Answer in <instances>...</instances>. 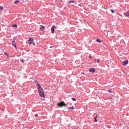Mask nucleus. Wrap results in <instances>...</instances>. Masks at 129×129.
I'll use <instances>...</instances> for the list:
<instances>
[{
	"label": "nucleus",
	"mask_w": 129,
	"mask_h": 129,
	"mask_svg": "<svg viewBox=\"0 0 129 129\" xmlns=\"http://www.w3.org/2000/svg\"><path fill=\"white\" fill-rule=\"evenodd\" d=\"M109 92H110V93H111V90H109Z\"/></svg>",
	"instance_id": "nucleus-25"
},
{
	"label": "nucleus",
	"mask_w": 129,
	"mask_h": 129,
	"mask_svg": "<svg viewBox=\"0 0 129 129\" xmlns=\"http://www.w3.org/2000/svg\"><path fill=\"white\" fill-rule=\"evenodd\" d=\"M33 40V38H30L28 40V41L29 42V41H30L32 42Z\"/></svg>",
	"instance_id": "nucleus-9"
},
{
	"label": "nucleus",
	"mask_w": 129,
	"mask_h": 129,
	"mask_svg": "<svg viewBox=\"0 0 129 129\" xmlns=\"http://www.w3.org/2000/svg\"><path fill=\"white\" fill-rule=\"evenodd\" d=\"M97 116H96L94 119V121L96 122H97L98 121V120L96 119V118H97Z\"/></svg>",
	"instance_id": "nucleus-15"
},
{
	"label": "nucleus",
	"mask_w": 129,
	"mask_h": 129,
	"mask_svg": "<svg viewBox=\"0 0 129 129\" xmlns=\"http://www.w3.org/2000/svg\"><path fill=\"white\" fill-rule=\"evenodd\" d=\"M95 71V69L94 68H90L89 70V71L90 72H94Z\"/></svg>",
	"instance_id": "nucleus-5"
},
{
	"label": "nucleus",
	"mask_w": 129,
	"mask_h": 129,
	"mask_svg": "<svg viewBox=\"0 0 129 129\" xmlns=\"http://www.w3.org/2000/svg\"><path fill=\"white\" fill-rule=\"evenodd\" d=\"M28 43L30 45H31L32 43V42L29 41L28 42Z\"/></svg>",
	"instance_id": "nucleus-19"
},
{
	"label": "nucleus",
	"mask_w": 129,
	"mask_h": 129,
	"mask_svg": "<svg viewBox=\"0 0 129 129\" xmlns=\"http://www.w3.org/2000/svg\"><path fill=\"white\" fill-rule=\"evenodd\" d=\"M56 27L55 26L53 25L51 28V30L52 31V34H54V28Z\"/></svg>",
	"instance_id": "nucleus-3"
},
{
	"label": "nucleus",
	"mask_w": 129,
	"mask_h": 129,
	"mask_svg": "<svg viewBox=\"0 0 129 129\" xmlns=\"http://www.w3.org/2000/svg\"><path fill=\"white\" fill-rule=\"evenodd\" d=\"M40 29L42 30H43L45 28V27L42 25H41L40 28Z\"/></svg>",
	"instance_id": "nucleus-7"
},
{
	"label": "nucleus",
	"mask_w": 129,
	"mask_h": 129,
	"mask_svg": "<svg viewBox=\"0 0 129 129\" xmlns=\"http://www.w3.org/2000/svg\"><path fill=\"white\" fill-rule=\"evenodd\" d=\"M92 57L91 56H89V58H90L91 59L92 58Z\"/></svg>",
	"instance_id": "nucleus-24"
},
{
	"label": "nucleus",
	"mask_w": 129,
	"mask_h": 129,
	"mask_svg": "<svg viewBox=\"0 0 129 129\" xmlns=\"http://www.w3.org/2000/svg\"><path fill=\"white\" fill-rule=\"evenodd\" d=\"M124 14L126 16L129 17V13L128 12L124 13Z\"/></svg>",
	"instance_id": "nucleus-6"
},
{
	"label": "nucleus",
	"mask_w": 129,
	"mask_h": 129,
	"mask_svg": "<svg viewBox=\"0 0 129 129\" xmlns=\"http://www.w3.org/2000/svg\"><path fill=\"white\" fill-rule=\"evenodd\" d=\"M58 105L61 107H62L63 106H66V104L64 103L63 102H61L60 103H58Z\"/></svg>",
	"instance_id": "nucleus-2"
},
{
	"label": "nucleus",
	"mask_w": 129,
	"mask_h": 129,
	"mask_svg": "<svg viewBox=\"0 0 129 129\" xmlns=\"http://www.w3.org/2000/svg\"><path fill=\"white\" fill-rule=\"evenodd\" d=\"M33 44L34 46H35L36 45V44L34 43H33Z\"/></svg>",
	"instance_id": "nucleus-26"
},
{
	"label": "nucleus",
	"mask_w": 129,
	"mask_h": 129,
	"mask_svg": "<svg viewBox=\"0 0 129 129\" xmlns=\"http://www.w3.org/2000/svg\"><path fill=\"white\" fill-rule=\"evenodd\" d=\"M72 100L74 101H75L76 100V99L75 98H72Z\"/></svg>",
	"instance_id": "nucleus-17"
},
{
	"label": "nucleus",
	"mask_w": 129,
	"mask_h": 129,
	"mask_svg": "<svg viewBox=\"0 0 129 129\" xmlns=\"http://www.w3.org/2000/svg\"><path fill=\"white\" fill-rule=\"evenodd\" d=\"M20 61L22 62V63H23L25 61V60L22 59H21Z\"/></svg>",
	"instance_id": "nucleus-16"
},
{
	"label": "nucleus",
	"mask_w": 129,
	"mask_h": 129,
	"mask_svg": "<svg viewBox=\"0 0 129 129\" xmlns=\"http://www.w3.org/2000/svg\"><path fill=\"white\" fill-rule=\"evenodd\" d=\"M68 108L69 110H70V109H74V107H69Z\"/></svg>",
	"instance_id": "nucleus-10"
},
{
	"label": "nucleus",
	"mask_w": 129,
	"mask_h": 129,
	"mask_svg": "<svg viewBox=\"0 0 129 129\" xmlns=\"http://www.w3.org/2000/svg\"><path fill=\"white\" fill-rule=\"evenodd\" d=\"M12 45L14 47L16 48L17 49L16 45V44L15 42H13L12 44Z\"/></svg>",
	"instance_id": "nucleus-8"
},
{
	"label": "nucleus",
	"mask_w": 129,
	"mask_h": 129,
	"mask_svg": "<svg viewBox=\"0 0 129 129\" xmlns=\"http://www.w3.org/2000/svg\"><path fill=\"white\" fill-rule=\"evenodd\" d=\"M12 27H17V25L16 24H15L13 25H12Z\"/></svg>",
	"instance_id": "nucleus-11"
},
{
	"label": "nucleus",
	"mask_w": 129,
	"mask_h": 129,
	"mask_svg": "<svg viewBox=\"0 0 129 129\" xmlns=\"http://www.w3.org/2000/svg\"><path fill=\"white\" fill-rule=\"evenodd\" d=\"M128 60L124 61H123V64L124 66H126L128 63Z\"/></svg>",
	"instance_id": "nucleus-4"
},
{
	"label": "nucleus",
	"mask_w": 129,
	"mask_h": 129,
	"mask_svg": "<svg viewBox=\"0 0 129 129\" xmlns=\"http://www.w3.org/2000/svg\"><path fill=\"white\" fill-rule=\"evenodd\" d=\"M5 54H6L7 56H8V54H7V53L6 52H5L4 53Z\"/></svg>",
	"instance_id": "nucleus-22"
},
{
	"label": "nucleus",
	"mask_w": 129,
	"mask_h": 129,
	"mask_svg": "<svg viewBox=\"0 0 129 129\" xmlns=\"http://www.w3.org/2000/svg\"><path fill=\"white\" fill-rule=\"evenodd\" d=\"M19 2V1L17 0L15 2V4H17Z\"/></svg>",
	"instance_id": "nucleus-14"
},
{
	"label": "nucleus",
	"mask_w": 129,
	"mask_h": 129,
	"mask_svg": "<svg viewBox=\"0 0 129 129\" xmlns=\"http://www.w3.org/2000/svg\"><path fill=\"white\" fill-rule=\"evenodd\" d=\"M96 41L98 42H102L101 41L100 39L96 40Z\"/></svg>",
	"instance_id": "nucleus-13"
},
{
	"label": "nucleus",
	"mask_w": 129,
	"mask_h": 129,
	"mask_svg": "<svg viewBox=\"0 0 129 129\" xmlns=\"http://www.w3.org/2000/svg\"><path fill=\"white\" fill-rule=\"evenodd\" d=\"M35 116L36 117H38V114H36L35 115Z\"/></svg>",
	"instance_id": "nucleus-23"
},
{
	"label": "nucleus",
	"mask_w": 129,
	"mask_h": 129,
	"mask_svg": "<svg viewBox=\"0 0 129 129\" xmlns=\"http://www.w3.org/2000/svg\"><path fill=\"white\" fill-rule=\"evenodd\" d=\"M110 11H111V12H112V13H114L115 12L113 10H111Z\"/></svg>",
	"instance_id": "nucleus-20"
},
{
	"label": "nucleus",
	"mask_w": 129,
	"mask_h": 129,
	"mask_svg": "<svg viewBox=\"0 0 129 129\" xmlns=\"http://www.w3.org/2000/svg\"><path fill=\"white\" fill-rule=\"evenodd\" d=\"M38 88L39 90V93L40 96L44 98L45 96L44 94V92L43 90L39 84L38 85Z\"/></svg>",
	"instance_id": "nucleus-1"
},
{
	"label": "nucleus",
	"mask_w": 129,
	"mask_h": 129,
	"mask_svg": "<svg viewBox=\"0 0 129 129\" xmlns=\"http://www.w3.org/2000/svg\"><path fill=\"white\" fill-rule=\"evenodd\" d=\"M0 9L1 10H3V7H1V6H0Z\"/></svg>",
	"instance_id": "nucleus-21"
},
{
	"label": "nucleus",
	"mask_w": 129,
	"mask_h": 129,
	"mask_svg": "<svg viewBox=\"0 0 129 129\" xmlns=\"http://www.w3.org/2000/svg\"><path fill=\"white\" fill-rule=\"evenodd\" d=\"M69 4H71V3H74V2L73 1H70V2H69Z\"/></svg>",
	"instance_id": "nucleus-18"
},
{
	"label": "nucleus",
	"mask_w": 129,
	"mask_h": 129,
	"mask_svg": "<svg viewBox=\"0 0 129 129\" xmlns=\"http://www.w3.org/2000/svg\"><path fill=\"white\" fill-rule=\"evenodd\" d=\"M95 61L96 62H97L98 63H99L100 62V60L99 59H95Z\"/></svg>",
	"instance_id": "nucleus-12"
}]
</instances>
